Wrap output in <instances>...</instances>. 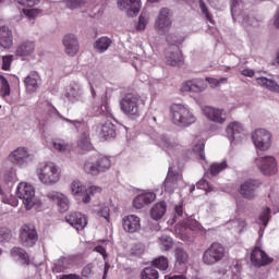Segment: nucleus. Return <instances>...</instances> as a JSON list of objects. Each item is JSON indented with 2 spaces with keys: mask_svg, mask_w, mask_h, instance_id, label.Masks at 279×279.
<instances>
[{
  "mask_svg": "<svg viewBox=\"0 0 279 279\" xmlns=\"http://www.w3.org/2000/svg\"><path fill=\"white\" fill-rule=\"evenodd\" d=\"M94 213L97 215V217L106 219L108 222H110V207H108V204L100 203L94 208Z\"/></svg>",
  "mask_w": 279,
  "mask_h": 279,
  "instance_id": "nucleus-45",
  "label": "nucleus"
},
{
  "mask_svg": "<svg viewBox=\"0 0 279 279\" xmlns=\"http://www.w3.org/2000/svg\"><path fill=\"white\" fill-rule=\"evenodd\" d=\"M118 8L129 16H136L141 12V0H118Z\"/></svg>",
  "mask_w": 279,
  "mask_h": 279,
  "instance_id": "nucleus-25",
  "label": "nucleus"
},
{
  "mask_svg": "<svg viewBox=\"0 0 279 279\" xmlns=\"http://www.w3.org/2000/svg\"><path fill=\"white\" fill-rule=\"evenodd\" d=\"M87 80H88V84L90 86L92 96L96 97L97 93L95 92V87L99 86V84L101 82V76L97 72H89V73H87Z\"/></svg>",
  "mask_w": 279,
  "mask_h": 279,
  "instance_id": "nucleus-43",
  "label": "nucleus"
},
{
  "mask_svg": "<svg viewBox=\"0 0 279 279\" xmlns=\"http://www.w3.org/2000/svg\"><path fill=\"white\" fill-rule=\"evenodd\" d=\"M227 226L228 228H231V230H234V232H238V234H241V232L247 228V222H245V219L243 218H236L229 221Z\"/></svg>",
  "mask_w": 279,
  "mask_h": 279,
  "instance_id": "nucleus-44",
  "label": "nucleus"
},
{
  "mask_svg": "<svg viewBox=\"0 0 279 279\" xmlns=\"http://www.w3.org/2000/svg\"><path fill=\"white\" fill-rule=\"evenodd\" d=\"M16 182V172L7 171L0 174V199L2 204H8L12 208L19 206V199L10 193V189Z\"/></svg>",
  "mask_w": 279,
  "mask_h": 279,
  "instance_id": "nucleus-4",
  "label": "nucleus"
},
{
  "mask_svg": "<svg viewBox=\"0 0 279 279\" xmlns=\"http://www.w3.org/2000/svg\"><path fill=\"white\" fill-rule=\"evenodd\" d=\"M23 14H25V16L27 19H36L37 16H40V14H43V10L40 9H23Z\"/></svg>",
  "mask_w": 279,
  "mask_h": 279,
  "instance_id": "nucleus-59",
  "label": "nucleus"
},
{
  "mask_svg": "<svg viewBox=\"0 0 279 279\" xmlns=\"http://www.w3.org/2000/svg\"><path fill=\"white\" fill-rule=\"evenodd\" d=\"M73 267V258L72 257H62L57 259L52 266L53 274H62L66 271V269H71Z\"/></svg>",
  "mask_w": 279,
  "mask_h": 279,
  "instance_id": "nucleus-34",
  "label": "nucleus"
},
{
  "mask_svg": "<svg viewBox=\"0 0 279 279\" xmlns=\"http://www.w3.org/2000/svg\"><path fill=\"white\" fill-rule=\"evenodd\" d=\"M71 192L77 202H83V204H90V194L88 193V187L80 181H73L71 184Z\"/></svg>",
  "mask_w": 279,
  "mask_h": 279,
  "instance_id": "nucleus-22",
  "label": "nucleus"
},
{
  "mask_svg": "<svg viewBox=\"0 0 279 279\" xmlns=\"http://www.w3.org/2000/svg\"><path fill=\"white\" fill-rule=\"evenodd\" d=\"M63 47L65 49V53L68 56H77V51H80V43L77 41V37L73 34H68L63 38Z\"/></svg>",
  "mask_w": 279,
  "mask_h": 279,
  "instance_id": "nucleus-29",
  "label": "nucleus"
},
{
  "mask_svg": "<svg viewBox=\"0 0 279 279\" xmlns=\"http://www.w3.org/2000/svg\"><path fill=\"white\" fill-rule=\"evenodd\" d=\"M231 15L243 27H258L259 22L256 17H251L247 12L243 11V0H231Z\"/></svg>",
  "mask_w": 279,
  "mask_h": 279,
  "instance_id": "nucleus-7",
  "label": "nucleus"
},
{
  "mask_svg": "<svg viewBox=\"0 0 279 279\" xmlns=\"http://www.w3.org/2000/svg\"><path fill=\"white\" fill-rule=\"evenodd\" d=\"M36 50V44L31 40L22 41L16 46L15 54L20 58H27V56H32Z\"/></svg>",
  "mask_w": 279,
  "mask_h": 279,
  "instance_id": "nucleus-32",
  "label": "nucleus"
},
{
  "mask_svg": "<svg viewBox=\"0 0 279 279\" xmlns=\"http://www.w3.org/2000/svg\"><path fill=\"white\" fill-rule=\"evenodd\" d=\"M9 160L12 162V165H14V167L23 169V167H27V165L34 160V155L29 153V148L20 146L11 151L9 155Z\"/></svg>",
  "mask_w": 279,
  "mask_h": 279,
  "instance_id": "nucleus-13",
  "label": "nucleus"
},
{
  "mask_svg": "<svg viewBox=\"0 0 279 279\" xmlns=\"http://www.w3.org/2000/svg\"><path fill=\"white\" fill-rule=\"evenodd\" d=\"M184 217H186V214H184V208L182 207V205H177L174 207L173 222L179 223L180 226L181 223L184 222Z\"/></svg>",
  "mask_w": 279,
  "mask_h": 279,
  "instance_id": "nucleus-54",
  "label": "nucleus"
},
{
  "mask_svg": "<svg viewBox=\"0 0 279 279\" xmlns=\"http://www.w3.org/2000/svg\"><path fill=\"white\" fill-rule=\"evenodd\" d=\"M271 218V209L269 207L265 208L258 218L259 227V235L263 236V233L265 232V229L267 228V225L269 223V219Z\"/></svg>",
  "mask_w": 279,
  "mask_h": 279,
  "instance_id": "nucleus-40",
  "label": "nucleus"
},
{
  "mask_svg": "<svg viewBox=\"0 0 279 279\" xmlns=\"http://www.w3.org/2000/svg\"><path fill=\"white\" fill-rule=\"evenodd\" d=\"M35 175L44 186H56L62 178L60 167L54 162L48 161L39 163L35 169Z\"/></svg>",
  "mask_w": 279,
  "mask_h": 279,
  "instance_id": "nucleus-2",
  "label": "nucleus"
},
{
  "mask_svg": "<svg viewBox=\"0 0 279 279\" xmlns=\"http://www.w3.org/2000/svg\"><path fill=\"white\" fill-rule=\"evenodd\" d=\"M100 112L108 119H112V109H110V105H108V94L101 97Z\"/></svg>",
  "mask_w": 279,
  "mask_h": 279,
  "instance_id": "nucleus-50",
  "label": "nucleus"
},
{
  "mask_svg": "<svg viewBox=\"0 0 279 279\" xmlns=\"http://www.w3.org/2000/svg\"><path fill=\"white\" fill-rule=\"evenodd\" d=\"M159 246L162 252H169L173 247V239L169 235H162L159 238Z\"/></svg>",
  "mask_w": 279,
  "mask_h": 279,
  "instance_id": "nucleus-52",
  "label": "nucleus"
},
{
  "mask_svg": "<svg viewBox=\"0 0 279 279\" xmlns=\"http://www.w3.org/2000/svg\"><path fill=\"white\" fill-rule=\"evenodd\" d=\"M93 264H87L83 269H82V276L83 278H93L94 271H93Z\"/></svg>",
  "mask_w": 279,
  "mask_h": 279,
  "instance_id": "nucleus-64",
  "label": "nucleus"
},
{
  "mask_svg": "<svg viewBox=\"0 0 279 279\" xmlns=\"http://www.w3.org/2000/svg\"><path fill=\"white\" fill-rule=\"evenodd\" d=\"M171 25H173V21L171 20V10L169 8H161L155 17V32L160 36H165L166 34H169Z\"/></svg>",
  "mask_w": 279,
  "mask_h": 279,
  "instance_id": "nucleus-10",
  "label": "nucleus"
},
{
  "mask_svg": "<svg viewBox=\"0 0 279 279\" xmlns=\"http://www.w3.org/2000/svg\"><path fill=\"white\" fill-rule=\"evenodd\" d=\"M256 82L258 86H262L263 88H267V90H270V93H279V85L274 80L262 76V77H257Z\"/></svg>",
  "mask_w": 279,
  "mask_h": 279,
  "instance_id": "nucleus-37",
  "label": "nucleus"
},
{
  "mask_svg": "<svg viewBox=\"0 0 279 279\" xmlns=\"http://www.w3.org/2000/svg\"><path fill=\"white\" fill-rule=\"evenodd\" d=\"M145 253V244L143 243H136L131 247V254L133 256H141Z\"/></svg>",
  "mask_w": 279,
  "mask_h": 279,
  "instance_id": "nucleus-61",
  "label": "nucleus"
},
{
  "mask_svg": "<svg viewBox=\"0 0 279 279\" xmlns=\"http://www.w3.org/2000/svg\"><path fill=\"white\" fill-rule=\"evenodd\" d=\"M99 134L102 136V138H114L117 135L114 124H112L110 121H107L100 126Z\"/></svg>",
  "mask_w": 279,
  "mask_h": 279,
  "instance_id": "nucleus-39",
  "label": "nucleus"
},
{
  "mask_svg": "<svg viewBox=\"0 0 279 279\" xmlns=\"http://www.w3.org/2000/svg\"><path fill=\"white\" fill-rule=\"evenodd\" d=\"M226 258V247L221 243H213L202 256L204 265H217V263Z\"/></svg>",
  "mask_w": 279,
  "mask_h": 279,
  "instance_id": "nucleus-11",
  "label": "nucleus"
},
{
  "mask_svg": "<svg viewBox=\"0 0 279 279\" xmlns=\"http://www.w3.org/2000/svg\"><path fill=\"white\" fill-rule=\"evenodd\" d=\"M14 45V36L8 26L0 27V47L3 49H10Z\"/></svg>",
  "mask_w": 279,
  "mask_h": 279,
  "instance_id": "nucleus-33",
  "label": "nucleus"
},
{
  "mask_svg": "<svg viewBox=\"0 0 279 279\" xmlns=\"http://www.w3.org/2000/svg\"><path fill=\"white\" fill-rule=\"evenodd\" d=\"M52 147L54 151H59L60 154H65L69 151V142L62 138H53L51 141Z\"/></svg>",
  "mask_w": 279,
  "mask_h": 279,
  "instance_id": "nucleus-46",
  "label": "nucleus"
},
{
  "mask_svg": "<svg viewBox=\"0 0 279 279\" xmlns=\"http://www.w3.org/2000/svg\"><path fill=\"white\" fill-rule=\"evenodd\" d=\"M255 165L260 174L266 175L267 178L278 173V160L274 156L257 157L255 159Z\"/></svg>",
  "mask_w": 279,
  "mask_h": 279,
  "instance_id": "nucleus-12",
  "label": "nucleus"
},
{
  "mask_svg": "<svg viewBox=\"0 0 279 279\" xmlns=\"http://www.w3.org/2000/svg\"><path fill=\"white\" fill-rule=\"evenodd\" d=\"M14 60V56L8 54L2 57V71H10V66H12V62Z\"/></svg>",
  "mask_w": 279,
  "mask_h": 279,
  "instance_id": "nucleus-62",
  "label": "nucleus"
},
{
  "mask_svg": "<svg viewBox=\"0 0 279 279\" xmlns=\"http://www.w3.org/2000/svg\"><path fill=\"white\" fill-rule=\"evenodd\" d=\"M260 184H263L259 180L248 179L240 186V194L245 199H254V197L258 196V192L256 190L260 189Z\"/></svg>",
  "mask_w": 279,
  "mask_h": 279,
  "instance_id": "nucleus-20",
  "label": "nucleus"
},
{
  "mask_svg": "<svg viewBox=\"0 0 279 279\" xmlns=\"http://www.w3.org/2000/svg\"><path fill=\"white\" fill-rule=\"evenodd\" d=\"M153 202H156V193H142L133 199V208H135L136 210H141L142 208H145V206H149V204H153Z\"/></svg>",
  "mask_w": 279,
  "mask_h": 279,
  "instance_id": "nucleus-28",
  "label": "nucleus"
},
{
  "mask_svg": "<svg viewBox=\"0 0 279 279\" xmlns=\"http://www.w3.org/2000/svg\"><path fill=\"white\" fill-rule=\"evenodd\" d=\"M66 223L71 225L75 230H84L88 226V219L82 213H72L65 217Z\"/></svg>",
  "mask_w": 279,
  "mask_h": 279,
  "instance_id": "nucleus-26",
  "label": "nucleus"
},
{
  "mask_svg": "<svg viewBox=\"0 0 279 279\" xmlns=\"http://www.w3.org/2000/svg\"><path fill=\"white\" fill-rule=\"evenodd\" d=\"M205 147L206 144L204 140L198 141L193 147L194 154L197 156V158H199V160L203 161H206V154L204 153Z\"/></svg>",
  "mask_w": 279,
  "mask_h": 279,
  "instance_id": "nucleus-48",
  "label": "nucleus"
},
{
  "mask_svg": "<svg viewBox=\"0 0 279 279\" xmlns=\"http://www.w3.org/2000/svg\"><path fill=\"white\" fill-rule=\"evenodd\" d=\"M47 197L57 204L60 213H66V210H69V206H71L69 197L60 192H50L47 194Z\"/></svg>",
  "mask_w": 279,
  "mask_h": 279,
  "instance_id": "nucleus-27",
  "label": "nucleus"
},
{
  "mask_svg": "<svg viewBox=\"0 0 279 279\" xmlns=\"http://www.w3.org/2000/svg\"><path fill=\"white\" fill-rule=\"evenodd\" d=\"M227 167L228 163H226V161H222L220 163H213L209 168L210 175H219V173H221V171H223V169H226Z\"/></svg>",
  "mask_w": 279,
  "mask_h": 279,
  "instance_id": "nucleus-58",
  "label": "nucleus"
},
{
  "mask_svg": "<svg viewBox=\"0 0 279 279\" xmlns=\"http://www.w3.org/2000/svg\"><path fill=\"white\" fill-rule=\"evenodd\" d=\"M202 114L210 121L211 123H217V125H223L228 120V112L226 109L213 107V106H203L201 108Z\"/></svg>",
  "mask_w": 279,
  "mask_h": 279,
  "instance_id": "nucleus-15",
  "label": "nucleus"
},
{
  "mask_svg": "<svg viewBox=\"0 0 279 279\" xmlns=\"http://www.w3.org/2000/svg\"><path fill=\"white\" fill-rule=\"evenodd\" d=\"M122 226L125 232L134 234L141 230V218L136 215H129L122 219Z\"/></svg>",
  "mask_w": 279,
  "mask_h": 279,
  "instance_id": "nucleus-30",
  "label": "nucleus"
},
{
  "mask_svg": "<svg viewBox=\"0 0 279 279\" xmlns=\"http://www.w3.org/2000/svg\"><path fill=\"white\" fill-rule=\"evenodd\" d=\"M226 134L231 143H241L245 138V129L241 122H231L226 129Z\"/></svg>",
  "mask_w": 279,
  "mask_h": 279,
  "instance_id": "nucleus-21",
  "label": "nucleus"
},
{
  "mask_svg": "<svg viewBox=\"0 0 279 279\" xmlns=\"http://www.w3.org/2000/svg\"><path fill=\"white\" fill-rule=\"evenodd\" d=\"M0 94L1 97H10V83L3 75H0Z\"/></svg>",
  "mask_w": 279,
  "mask_h": 279,
  "instance_id": "nucleus-55",
  "label": "nucleus"
},
{
  "mask_svg": "<svg viewBox=\"0 0 279 279\" xmlns=\"http://www.w3.org/2000/svg\"><path fill=\"white\" fill-rule=\"evenodd\" d=\"M148 24H149V14L141 13L137 25H136L137 32H145Z\"/></svg>",
  "mask_w": 279,
  "mask_h": 279,
  "instance_id": "nucleus-56",
  "label": "nucleus"
},
{
  "mask_svg": "<svg viewBox=\"0 0 279 279\" xmlns=\"http://www.w3.org/2000/svg\"><path fill=\"white\" fill-rule=\"evenodd\" d=\"M165 213H167V203L159 202L150 208L149 215L154 221H160L165 217Z\"/></svg>",
  "mask_w": 279,
  "mask_h": 279,
  "instance_id": "nucleus-35",
  "label": "nucleus"
},
{
  "mask_svg": "<svg viewBox=\"0 0 279 279\" xmlns=\"http://www.w3.org/2000/svg\"><path fill=\"white\" fill-rule=\"evenodd\" d=\"M198 8L203 15H205V19L209 21V23H215V20L213 19V14H210V11L208 10V7L206 5V2L204 0H198Z\"/></svg>",
  "mask_w": 279,
  "mask_h": 279,
  "instance_id": "nucleus-57",
  "label": "nucleus"
},
{
  "mask_svg": "<svg viewBox=\"0 0 279 279\" xmlns=\"http://www.w3.org/2000/svg\"><path fill=\"white\" fill-rule=\"evenodd\" d=\"M272 260L274 259L267 256V253L258 246L251 252V263L254 267H265V265H269Z\"/></svg>",
  "mask_w": 279,
  "mask_h": 279,
  "instance_id": "nucleus-24",
  "label": "nucleus"
},
{
  "mask_svg": "<svg viewBox=\"0 0 279 279\" xmlns=\"http://www.w3.org/2000/svg\"><path fill=\"white\" fill-rule=\"evenodd\" d=\"M112 45V39L108 37H100L94 43V49L98 53H105Z\"/></svg>",
  "mask_w": 279,
  "mask_h": 279,
  "instance_id": "nucleus-41",
  "label": "nucleus"
},
{
  "mask_svg": "<svg viewBox=\"0 0 279 279\" xmlns=\"http://www.w3.org/2000/svg\"><path fill=\"white\" fill-rule=\"evenodd\" d=\"M167 41L172 45V47H169L166 50V64H168L169 66H182L184 64V57L182 56V51L180 50V48L177 46L178 37L171 39V35H168Z\"/></svg>",
  "mask_w": 279,
  "mask_h": 279,
  "instance_id": "nucleus-9",
  "label": "nucleus"
},
{
  "mask_svg": "<svg viewBox=\"0 0 279 279\" xmlns=\"http://www.w3.org/2000/svg\"><path fill=\"white\" fill-rule=\"evenodd\" d=\"M111 167L112 160L109 156L97 155L85 161L84 171L88 175H99V173H105V171H108Z\"/></svg>",
  "mask_w": 279,
  "mask_h": 279,
  "instance_id": "nucleus-5",
  "label": "nucleus"
},
{
  "mask_svg": "<svg viewBox=\"0 0 279 279\" xmlns=\"http://www.w3.org/2000/svg\"><path fill=\"white\" fill-rule=\"evenodd\" d=\"M24 84H25L27 93H36V90H38V88H40V84H43L40 74H38V72H31L25 77Z\"/></svg>",
  "mask_w": 279,
  "mask_h": 279,
  "instance_id": "nucleus-31",
  "label": "nucleus"
},
{
  "mask_svg": "<svg viewBox=\"0 0 279 279\" xmlns=\"http://www.w3.org/2000/svg\"><path fill=\"white\" fill-rule=\"evenodd\" d=\"M171 120L178 128H189L197 121L193 109L185 104H172L170 106Z\"/></svg>",
  "mask_w": 279,
  "mask_h": 279,
  "instance_id": "nucleus-3",
  "label": "nucleus"
},
{
  "mask_svg": "<svg viewBox=\"0 0 279 279\" xmlns=\"http://www.w3.org/2000/svg\"><path fill=\"white\" fill-rule=\"evenodd\" d=\"M163 189L169 195H173L175 191L184 189V180L182 179V174L174 171L173 168H169L166 180L163 181Z\"/></svg>",
  "mask_w": 279,
  "mask_h": 279,
  "instance_id": "nucleus-14",
  "label": "nucleus"
},
{
  "mask_svg": "<svg viewBox=\"0 0 279 279\" xmlns=\"http://www.w3.org/2000/svg\"><path fill=\"white\" fill-rule=\"evenodd\" d=\"M16 196L23 201L26 210H32L34 205L38 204V199L36 198V190L31 183H19L16 187Z\"/></svg>",
  "mask_w": 279,
  "mask_h": 279,
  "instance_id": "nucleus-8",
  "label": "nucleus"
},
{
  "mask_svg": "<svg viewBox=\"0 0 279 279\" xmlns=\"http://www.w3.org/2000/svg\"><path fill=\"white\" fill-rule=\"evenodd\" d=\"M38 108H41V110H45V112H51V114H56L59 117V119H62V121H66V123H72L76 130H82V133L78 135V138L76 141V149L81 151L82 154H86L87 151H93L95 149V146H93V142H90V133L88 131V125L82 121H72L70 119H66L60 114L58 109L52 106L51 102L47 100H39L37 102Z\"/></svg>",
  "mask_w": 279,
  "mask_h": 279,
  "instance_id": "nucleus-1",
  "label": "nucleus"
},
{
  "mask_svg": "<svg viewBox=\"0 0 279 279\" xmlns=\"http://www.w3.org/2000/svg\"><path fill=\"white\" fill-rule=\"evenodd\" d=\"M142 279H158L160 278V275L158 274V270L154 267H146L142 270Z\"/></svg>",
  "mask_w": 279,
  "mask_h": 279,
  "instance_id": "nucleus-53",
  "label": "nucleus"
},
{
  "mask_svg": "<svg viewBox=\"0 0 279 279\" xmlns=\"http://www.w3.org/2000/svg\"><path fill=\"white\" fill-rule=\"evenodd\" d=\"M153 266L160 271H167L169 269V259L165 256H159L151 262Z\"/></svg>",
  "mask_w": 279,
  "mask_h": 279,
  "instance_id": "nucleus-49",
  "label": "nucleus"
},
{
  "mask_svg": "<svg viewBox=\"0 0 279 279\" xmlns=\"http://www.w3.org/2000/svg\"><path fill=\"white\" fill-rule=\"evenodd\" d=\"M206 88H208V85H206L204 80L191 78L181 84L180 93H194L195 95H199L201 93H204Z\"/></svg>",
  "mask_w": 279,
  "mask_h": 279,
  "instance_id": "nucleus-19",
  "label": "nucleus"
},
{
  "mask_svg": "<svg viewBox=\"0 0 279 279\" xmlns=\"http://www.w3.org/2000/svg\"><path fill=\"white\" fill-rule=\"evenodd\" d=\"M230 275L232 279H239L241 277V265H239V263L230 267L229 276Z\"/></svg>",
  "mask_w": 279,
  "mask_h": 279,
  "instance_id": "nucleus-63",
  "label": "nucleus"
},
{
  "mask_svg": "<svg viewBox=\"0 0 279 279\" xmlns=\"http://www.w3.org/2000/svg\"><path fill=\"white\" fill-rule=\"evenodd\" d=\"M252 141L259 151H268L271 148V132L266 129H256L252 133Z\"/></svg>",
  "mask_w": 279,
  "mask_h": 279,
  "instance_id": "nucleus-16",
  "label": "nucleus"
},
{
  "mask_svg": "<svg viewBox=\"0 0 279 279\" xmlns=\"http://www.w3.org/2000/svg\"><path fill=\"white\" fill-rule=\"evenodd\" d=\"M174 258L175 263L185 265L189 262V253H186V251H184L182 247H177L174 250Z\"/></svg>",
  "mask_w": 279,
  "mask_h": 279,
  "instance_id": "nucleus-47",
  "label": "nucleus"
},
{
  "mask_svg": "<svg viewBox=\"0 0 279 279\" xmlns=\"http://www.w3.org/2000/svg\"><path fill=\"white\" fill-rule=\"evenodd\" d=\"M13 260L22 263V265H29V255L22 247H13L11 250Z\"/></svg>",
  "mask_w": 279,
  "mask_h": 279,
  "instance_id": "nucleus-36",
  "label": "nucleus"
},
{
  "mask_svg": "<svg viewBox=\"0 0 279 279\" xmlns=\"http://www.w3.org/2000/svg\"><path fill=\"white\" fill-rule=\"evenodd\" d=\"M156 143L165 149L167 154H173L174 151H178L182 149V145L180 142L175 138L167 137L165 135H159L156 137Z\"/></svg>",
  "mask_w": 279,
  "mask_h": 279,
  "instance_id": "nucleus-23",
  "label": "nucleus"
},
{
  "mask_svg": "<svg viewBox=\"0 0 279 279\" xmlns=\"http://www.w3.org/2000/svg\"><path fill=\"white\" fill-rule=\"evenodd\" d=\"M187 230H191V232H204V227H202V225L193 218H185L183 222L178 225L175 232L177 234H180L183 241H186Z\"/></svg>",
  "mask_w": 279,
  "mask_h": 279,
  "instance_id": "nucleus-18",
  "label": "nucleus"
},
{
  "mask_svg": "<svg viewBox=\"0 0 279 279\" xmlns=\"http://www.w3.org/2000/svg\"><path fill=\"white\" fill-rule=\"evenodd\" d=\"M143 106H145V101L136 94H126L120 101L122 112L129 117H141Z\"/></svg>",
  "mask_w": 279,
  "mask_h": 279,
  "instance_id": "nucleus-6",
  "label": "nucleus"
},
{
  "mask_svg": "<svg viewBox=\"0 0 279 279\" xmlns=\"http://www.w3.org/2000/svg\"><path fill=\"white\" fill-rule=\"evenodd\" d=\"M12 239V231L8 228L0 229V243H8Z\"/></svg>",
  "mask_w": 279,
  "mask_h": 279,
  "instance_id": "nucleus-60",
  "label": "nucleus"
},
{
  "mask_svg": "<svg viewBox=\"0 0 279 279\" xmlns=\"http://www.w3.org/2000/svg\"><path fill=\"white\" fill-rule=\"evenodd\" d=\"M268 203L272 206H276L277 210L279 211V189L272 187L268 193Z\"/></svg>",
  "mask_w": 279,
  "mask_h": 279,
  "instance_id": "nucleus-51",
  "label": "nucleus"
},
{
  "mask_svg": "<svg viewBox=\"0 0 279 279\" xmlns=\"http://www.w3.org/2000/svg\"><path fill=\"white\" fill-rule=\"evenodd\" d=\"M20 243L24 247H34L38 243V232L34 225H24L20 229Z\"/></svg>",
  "mask_w": 279,
  "mask_h": 279,
  "instance_id": "nucleus-17",
  "label": "nucleus"
},
{
  "mask_svg": "<svg viewBox=\"0 0 279 279\" xmlns=\"http://www.w3.org/2000/svg\"><path fill=\"white\" fill-rule=\"evenodd\" d=\"M70 101H82L84 97V88L80 84H74L70 87L68 93Z\"/></svg>",
  "mask_w": 279,
  "mask_h": 279,
  "instance_id": "nucleus-38",
  "label": "nucleus"
},
{
  "mask_svg": "<svg viewBox=\"0 0 279 279\" xmlns=\"http://www.w3.org/2000/svg\"><path fill=\"white\" fill-rule=\"evenodd\" d=\"M60 3H64L68 10H82L88 8V0H63Z\"/></svg>",
  "mask_w": 279,
  "mask_h": 279,
  "instance_id": "nucleus-42",
  "label": "nucleus"
}]
</instances>
